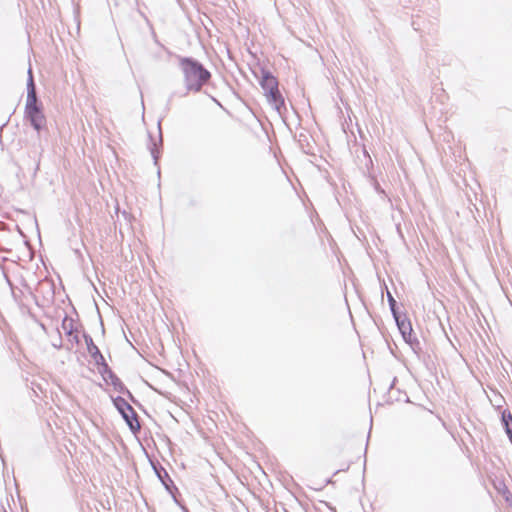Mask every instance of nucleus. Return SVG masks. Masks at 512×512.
Wrapping results in <instances>:
<instances>
[{"mask_svg":"<svg viewBox=\"0 0 512 512\" xmlns=\"http://www.w3.org/2000/svg\"><path fill=\"white\" fill-rule=\"evenodd\" d=\"M387 300H388L389 308H390V311L392 313L394 320L397 321V320L403 318L404 315H401L399 313L398 307H397V302L389 291H387Z\"/></svg>","mask_w":512,"mask_h":512,"instance_id":"obj_12","label":"nucleus"},{"mask_svg":"<svg viewBox=\"0 0 512 512\" xmlns=\"http://www.w3.org/2000/svg\"><path fill=\"white\" fill-rule=\"evenodd\" d=\"M38 169H39V162H37L35 170H38Z\"/></svg>","mask_w":512,"mask_h":512,"instance_id":"obj_20","label":"nucleus"},{"mask_svg":"<svg viewBox=\"0 0 512 512\" xmlns=\"http://www.w3.org/2000/svg\"><path fill=\"white\" fill-rule=\"evenodd\" d=\"M454 156H455V157H458V158H461V151L459 150V154H458V155H455V154H454Z\"/></svg>","mask_w":512,"mask_h":512,"instance_id":"obj_19","label":"nucleus"},{"mask_svg":"<svg viewBox=\"0 0 512 512\" xmlns=\"http://www.w3.org/2000/svg\"><path fill=\"white\" fill-rule=\"evenodd\" d=\"M421 17L417 16L416 18H413L412 20V27L416 31H423L424 29L421 27Z\"/></svg>","mask_w":512,"mask_h":512,"instance_id":"obj_15","label":"nucleus"},{"mask_svg":"<svg viewBox=\"0 0 512 512\" xmlns=\"http://www.w3.org/2000/svg\"><path fill=\"white\" fill-rule=\"evenodd\" d=\"M179 67L183 74L184 87L187 92H200L212 76L211 72L193 57H179Z\"/></svg>","mask_w":512,"mask_h":512,"instance_id":"obj_1","label":"nucleus"},{"mask_svg":"<svg viewBox=\"0 0 512 512\" xmlns=\"http://www.w3.org/2000/svg\"><path fill=\"white\" fill-rule=\"evenodd\" d=\"M99 372L102 375L103 379L106 382H108V380H109L110 384L119 393L121 391H125L126 390V386L123 384V382L120 380V378L112 371V369L109 367L108 364H105L103 367H101L99 369Z\"/></svg>","mask_w":512,"mask_h":512,"instance_id":"obj_7","label":"nucleus"},{"mask_svg":"<svg viewBox=\"0 0 512 512\" xmlns=\"http://www.w3.org/2000/svg\"><path fill=\"white\" fill-rule=\"evenodd\" d=\"M24 119L28 121L33 129L38 133L45 128L47 122L43 111V105L37 97L36 85L31 67L28 69L27 98L24 109Z\"/></svg>","mask_w":512,"mask_h":512,"instance_id":"obj_2","label":"nucleus"},{"mask_svg":"<svg viewBox=\"0 0 512 512\" xmlns=\"http://www.w3.org/2000/svg\"><path fill=\"white\" fill-rule=\"evenodd\" d=\"M61 327L65 334L69 336L73 335L74 332H77V328L74 327V320L67 315L63 318Z\"/></svg>","mask_w":512,"mask_h":512,"instance_id":"obj_13","label":"nucleus"},{"mask_svg":"<svg viewBox=\"0 0 512 512\" xmlns=\"http://www.w3.org/2000/svg\"><path fill=\"white\" fill-rule=\"evenodd\" d=\"M162 147V134L159 131V142H155L151 136H149L148 149L150 151L152 160H159L161 153L160 148Z\"/></svg>","mask_w":512,"mask_h":512,"instance_id":"obj_11","label":"nucleus"},{"mask_svg":"<svg viewBox=\"0 0 512 512\" xmlns=\"http://www.w3.org/2000/svg\"><path fill=\"white\" fill-rule=\"evenodd\" d=\"M73 340H74L76 343H79V338H78V336H77V335H74V336H73Z\"/></svg>","mask_w":512,"mask_h":512,"instance_id":"obj_18","label":"nucleus"},{"mask_svg":"<svg viewBox=\"0 0 512 512\" xmlns=\"http://www.w3.org/2000/svg\"><path fill=\"white\" fill-rule=\"evenodd\" d=\"M278 84L277 78L270 71L261 69L260 86L263 89L264 94L276 89Z\"/></svg>","mask_w":512,"mask_h":512,"instance_id":"obj_9","label":"nucleus"},{"mask_svg":"<svg viewBox=\"0 0 512 512\" xmlns=\"http://www.w3.org/2000/svg\"><path fill=\"white\" fill-rule=\"evenodd\" d=\"M501 423L512 444V414L509 410L505 409L502 411Z\"/></svg>","mask_w":512,"mask_h":512,"instance_id":"obj_10","label":"nucleus"},{"mask_svg":"<svg viewBox=\"0 0 512 512\" xmlns=\"http://www.w3.org/2000/svg\"><path fill=\"white\" fill-rule=\"evenodd\" d=\"M403 340L410 346L417 355L422 351L421 343L416 336L413 335V329L410 320L404 315L403 318L395 321Z\"/></svg>","mask_w":512,"mask_h":512,"instance_id":"obj_4","label":"nucleus"},{"mask_svg":"<svg viewBox=\"0 0 512 512\" xmlns=\"http://www.w3.org/2000/svg\"><path fill=\"white\" fill-rule=\"evenodd\" d=\"M153 470L157 476V478L160 480L162 485L165 487L166 491L171 495L174 502L181 506L176 494L178 493V488L175 486L173 480L170 478L168 472L165 468H163L159 463H153L152 462Z\"/></svg>","mask_w":512,"mask_h":512,"instance_id":"obj_5","label":"nucleus"},{"mask_svg":"<svg viewBox=\"0 0 512 512\" xmlns=\"http://www.w3.org/2000/svg\"><path fill=\"white\" fill-rule=\"evenodd\" d=\"M102 156L107 158L108 160L112 157L115 158V160H120V157H119L118 153L116 152L115 148L110 145H107L102 150Z\"/></svg>","mask_w":512,"mask_h":512,"instance_id":"obj_14","label":"nucleus"},{"mask_svg":"<svg viewBox=\"0 0 512 512\" xmlns=\"http://www.w3.org/2000/svg\"><path fill=\"white\" fill-rule=\"evenodd\" d=\"M112 402L131 432L134 434L138 433L141 429L138 415L128 401L121 396H117L112 397Z\"/></svg>","mask_w":512,"mask_h":512,"instance_id":"obj_3","label":"nucleus"},{"mask_svg":"<svg viewBox=\"0 0 512 512\" xmlns=\"http://www.w3.org/2000/svg\"><path fill=\"white\" fill-rule=\"evenodd\" d=\"M267 98L268 103L278 112L281 114L282 109H285V101L284 98L279 90V87H277L274 90L268 91L264 94Z\"/></svg>","mask_w":512,"mask_h":512,"instance_id":"obj_8","label":"nucleus"},{"mask_svg":"<svg viewBox=\"0 0 512 512\" xmlns=\"http://www.w3.org/2000/svg\"><path fill=\"white\" fill-rule=\"evenodd\" d=\"M120 393L125 394L131 402L135 404L139 403L127 387L125 391H121Z\"/></svg>","mask_w":512,"mask_h":512,"instance_id":"obj_16","label":"nucleus"},{"mask_svg":"<svg viewBox=\"0 0 512 512\" xmlns=\"http://www.w3.org/2000/svg\"><path fill=\"white\" fill-rule=\"evenodd\" d=\"M158 163H159L158 161H155V162H153V165H154V167H155V168H156V170H157V175H158V177H160V173H161V172H160V167L158 166Z\"/></svg>","mask_w":512,"mask_h":512,"instance_id":"obj_17","label":"nucleus"},{"mask_svg":"<svg viewBox=\"0 0 512 512\" xmlns=\"http://www.w3.org/2000/svg\"><path fill=\"white\" fill-rule=\"evenodd\" d=\"M83 338L86 343L88 353L93 358L99 369L103 367L105 364H107L99 348L94 344L92 337L88 333L84 332Z\"/></svg>","mask_w":512,"mask_h":512,"instance_id":"obj_6","label":"nucleus"}]
</instances>
